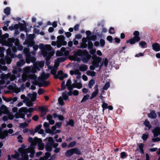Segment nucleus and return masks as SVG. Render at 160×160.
Segmentation results:
<instances>
[{
	"mask_svg": "<svg viewBox=\"0 0 160 160\" xmlns=\"http://www.w3.org/2000/svg\"><path fill=\"white\" fill-rule=\"evenodd\" d=\"M48 68L50 69H52L51 71V73L53 74H56V70L57 69H55V68H52L50 66H49Z\"/></svg>",
	"mask_w": 160,
	"mask_h": 160,
	"instance_id": "nucleus-24",
	"label": "nucleus"
},
{
	"mask_svg": "<svg viewBox=\"0 0 160 160\" xmlns=\"http://www.w3.org/2000/svg\"><path fill=\"white\" fill-rule=\"evenodd\" d=\"M68 125L72 127L74 126V122L72 120H70L68 123Z\"/></svg>",
	"mask_w": 160,
	"mask_h": 160,
	"instance_id": "nucleus-36",
	"label": "nucleus"
},
{
	"mask_svg": "<svg viewBox=\"0 0 160 160\" xmlns=\"http://www.w3.org/2000/svg\"><path fill=\"white\" fill-rule=\"evenodd\" d=\"M74 154L80 155L81 154V152L78 148H74L68 150L65 153L66 157H71Z\"/></svg>",
	"mask_w": 160,
	"mask_h": 160,
	"instance_id": "nucleus-1",
	"label": "nucleus"
},
{
	"mask_svg": "<svg viewBox=\"0 0 160 160\" xmlns=\"http://www.w3.org/2000/svg\"><path fill=\"white\" fill-rule=\"evenodd\" d=\"M38 119V115H36L32 118V119L34 121H37Z\"/></svg>",
	"mask_w": 160,
	"mask_h": 160,
	"instance_id": "nucleus-51",
	"label": "nucleus"
},
{
	"mask_svg": "<svg viewBox=\"0 0 160 160\" xmlns=\"http://www.w3.org/2000/svg\"><path fill=\"white\" fill-rule=\"evenodd\" d=\"M95 81L94 80L92 79L88 83V86L89 88H91L92 87L95 83Z\"/></svg>",
	"mask_w": 160,
	"mask_h": 160,
	"instance_id": "nucleus-21",
	"label": "nucleus"
},
{
	"mask_svg": "<svg viewBox=\"0 0 160 160\" xmlns=\"http://www.w3.org/2000/svg\"><path fill=\"white\" fill-rule=\"evenodd\" d=\"M42 125H39L37 126L35 128V132H38L39 133L42 134L44 132V130L41 128Z\"/></svg>",
	"mask_w": 160,
	"mask_h": 160,
	"instance_id": "nucleus-6",
	"label": "nucleus"
},
{
	"mask_svg": "<svg viewBox=\"0 0 160 160\" xmlns=\"http://www.w3.org/2000/svg\"><path fill=\"white\" fill-rule=\"evenodd\" d=\"M74 83L72 85L71 84V81L70 79H68L67 81L66 85L68 87V88L69 90H71L73 88Z\"/></svg>",
	"mask_w": 160,
	"mask_h": 160,
	"instance_id": "nucleus-7",
	"label": "nucleus"
},
{
	"mask_svg": "<svg viewBox=\"0 0 160 160\" xmlns=\"http://www.w3.org/2000/svg\"><path fill=\"white\" fill-rule=\"evenodd\" d=\"M58 101L59 103L61 105H63L64 104V102L62 100V98L60 97L58 98Z\"/></svg>",
	"mask_w": 160,
	"mask_h": 160,
	"instance_id": "nucleus-26",
	"label": "nucleus"
},
{
	"mask_svg": "<svg viewBox=\"0 0 160 160\" xmlns=\"http://www.w3.org/2000/svg\"><path fill=\"white\" fill-rule=\"evenodd\" d=\"M4 12L6 14L9 15L10 13V8L8 7L6 8L4 10Z\"/></svg>",
	"mask_w": 160,
	"mask_h": 160,
	"instance_id": "nucleus-28",
	"label": "nucleus"
},
{
	"mask_svg": "<svg viewBox=\"0 0 160 160\" xmlns=\"http://www.w3.org/2000/svg\"><path fill=\"white\" fill-rule=\"evenodd\" d=\"M100 43L102 46H103L105 44V41L103 39H101L100 41Z\"/></svg>",
	"mask_w": 160,
	"mask_h": 160,
	"instance_id": "nucleus-49",
	"label": "nucleus"
},
{
	"mask_svg": "<svg viewBox=\"0 0 160 160\" xmlns=\"http://www.w3.org/2000/svg\"><path fill=\"white\" fill-rule=\"evenodd\" d=\"M98 85H96L95 87V91L92 93L91 97V99L95 97L98 94L99 92V90L98 89Z\"/></svg>",
	"mask_w": 160,
	"mask_h": 160,
	"instance_id": "nucleus-5",
	"label": "nucleus"
},
{
	"mask_svg": "<svg viewBox=\"0 0 160 160\" xmlns=\"http://www.w3.org/2000/svg\"><path fill=\"white\" fill-rule=\"evenodd\" d=\"M95 72L94 71H88L87 72V74L89 76L93 77L95 76Z\"/></svg>",
	"mask_w": 160,
	"mask_h": 160,
	"instance_id": "nucleus-25",
	"label": "nucleus"
},
{
	"mask_svg": "<svg viewBox=\"0 0 160 160\" xmlns=\"http://www.w3.org/2000/svg\"><path fill=\"white\" fill-rule=\"evenodd\" d=\"M79 68L80 71H84L87 70V67L86 65H83L80 66Z\"/></svg>",
	"mask_w": 160,
	"mask_h": 160,
	"instance_id": "nucleus-20",
	"label": "nucleus"
},
{
	"mask_svg": "<svg viewBox=\"0 0 160 160\" xmlns=\"http://www.w3.org/2000/svg\"><path fill=\"white\" fill-rule=\"evenodd\" d=\"M79 93L78 91V90H74L73 92V94L74 95H77Z\"/></svg>",
	"mask_w": 160,
	"mask_h": 160,
	"instance_id": "nucleus-54",
	"label": "nucleus"
},
{
	"mask_svg": "<svg viewBox=\"0 0 160 160\" xmlns=\"http://www.w3.org/2000/svg\"><path fill=\"white\" fill-rule=\"evenodd\" d=\"M50 155V154L49 152H47L46 153V156L45 157L46 159H47L48 158Z\"/></svg>",
	"mask_w": 160,
	"mask_h": 160,
	"instance_id": "nucleus-58",
	"label": "nucleus"
},
{
	"mask_svg": "<svg viewBox=\"0 0 160 160\" xmlns=\"http://www.w3.org/2000/svg\"><path fill=\"white\" fill-rule=\"evenodd\" d=\"M59 65V61H56L55 62V63L54 64V68H55V69H57L58 67V66Z\"/></svg>",
	"mask_w": 160,
	"mask_h": 160,
	"instance_id": "nucleus-44",
	"label": "nucleus"
},
{
	"mask_svg": "<svg viewBox=\"0 0 160 160\" xmlns=\"http://www.w3.org/2000/svg\"><path fill=\"white\" fill-rule=\"evenodd\" d=\"M82 87V85L81 82L74 84L73 88H76L78 89L81 88Z\"/></svg>",
	"mask_w": 160,
	"mask_h": 160,
	"instance_id": "nucleus-16",
	"label": "nucleus"
},
{
	"mask_svg": "<svg viewBox=\"0 0 160 160\" xmlns=\"http://www.w3.org/2000/svg\"><path fill=\"white\" fill-rule=\"evenodd\" d=\"M52 45L54 46L56 45L58 48H60L61 46V45H59V44L58 43H57V42H52Z\"/></svg>",
	"mask_w": 160,
	"mask_h": 160,
	"instance_id": "nucleus-35",
	"label": "nucleus"
},
{
	"mask_svg": "<svg viewBox=\"0 0 160 160\" xmlns=\"http://www.w3.org/2000/svg\"><path fill=\"white\" fill-rule=\"evenodd\" d=\"M52 118V116L51 115H48L47 116V120H48L50 121V120H51V118Z\"/></svg>",
	"mask_w": 160,
	"mask_h": 160,
	"instance_id": "nucleus-60",
	"label": "nucleus"
},
{
	"mask_svg": "<svg viewBox=\"0 0 160 160\" xmlns=\"http://www.w3.org/2000/svg\"><path fill=\"white\" fill-rule=\"evenodd\" d=\"M37 94L36 92L33 93L32 94H30L29 97L31 98V100L33 102L35 101L36 99Z\"/></svg>",
	"mask_w": 160,
	"mask_h": 160,
	"instance_id": "nucleus-10",
	"label": "nucleus"
},
{
	"mask_svg": "<svg viewBox=\"0 0 160 160\" xmlns=\"http://www.w3.org/2000/svg\"><path fill=\"white\" fill-rule=\"evenodd\" d=\"M39 109L40 112L44 114L48 111V108L46 107H40L39 108Z\"/></svg>",
	"mask_w": 160,
	"mask_h": 160,
	"instance_id": "nucleus-12",
	"label": "nucleus"
},
{
	"mask_svg": "<svg viewBox=\"0 0 160 160\" xmlns=\"http://www.w3.org/2000/svg\"><path fill=\"white\" fill-rule=\"evenodd\" d=\"M136 42H137L136 40H135L133 38H132L126 41V43H129L131 44H132L135 43Z\"/></svg>",
	"mask_w": 160,
	"mask_h": 160,
	"instance_id": "nucleus-14",
	"label": "nucleus"
},
{
	"mask_svg": "<svg viewBox=\"0 0 160 160\" xmlns=\"http://www.w3.org/2000/svg\"><path fill=\"white\" fill-rule=\"evenodd\" d=\"M110 87V83L108 82H107L104 86L103 89L104 90H107Z\"/></svg>",
	"mask_w": 160,
	"mask_h": 160,
	"instance_id": "nucleus-31",
	"label": "nucleus"
},
{
	"mask_svg": "<svg viewBox=\"0 0 160 160\" xmlns=\"http://www.w3.org/2000/svg\"><path fill=\"white\" fill-rule=\"evenodd\" d=\"M50 74L48 73V74H45L44 73H42V77L43 78L45 79H46L49 77Z\"/></svg>",
	"mask_w": 160,
	"mask_h": 160,
	"instance_id": "nucleus-30",
	"label": "nucleus"
},
{
	"mask_svg": "<svg viewBox=\"0 0 160 160\" xmlns=\"http://www.w3.org/2000/svg\"><path fill=\"white\" fill-rule=\"evenodd\" d=\"M90 58H91L90 55H88V56L87 57V60H86L85 58L83 60V62H87L89 59H90Z\"/></svg>",
	"mask_w": 160,
	"mask_h": 160,
	"instance_id": "nucleus-41",
	"label": "nucleus"
},
{
	"mask_svg": "<svg viewBox=\"0 0 160 160\" xmlns=\"http://www.w3.org/2000/svg\"><path fill=\"white\" fill-rule=\"evenodd\" d=\"M58 74V78L61 80H63L64 78H66L68 77L67 75L66 74H63L62 71H59Z\"/></svg>",
	"mask_w": 160,
	"mask_h": 160,
	"instance_id": "nucleus-4",
	"label": "nucleus"
},
{
	"mask_svg": "<svg viewBox=\"0 0 160 160\" xmlns=\"http://www.w3.org/2000/svg\"><path fill=\"white\" fill-rule=\"evenodd\" d=\"M45 48L48 51H50L51 50L52 48L50 45H46Z\"/></svg>",
	"mask_w": 160,
	"mask_h": 160,
	"instance_id": "nucleus-45",
	"label": "nucleus"
},
{
	"mask_svg": "<svg viewBox=\"0 0 160 160\" xmlns=\"http://www.w3.org/2000/svg\"><path fill=\"white\" fill-rule=\"evenodd\" d=\"M76 142L75 141H73L70 142L68 146V148H72L74 147L76 144Z\"/></svg>",
	"mask_w": 160,
	"mask_h": 160,
	"instance_id": "nucleus-22",
	"label": "nucleus"
},
{
	"mask_svg": "<svg viewBox=\"0 0 160 160\" xmlns=\"http://www.w3.org/2000/svg\"><path fill=\"white\" fill-rule=\"evenodd\" d=\"M28 109L26 108H20L19 110V112H24L25 113L27 112Z\"/></svg>",
	"mask_w": 160,
	"mask_h": 160,
	"instance_id": "nucleus-18",
	"label": "nucleus"
},
{
	"mask_svg": "<svg viewBox=\"0 0 160 160\" xmlns=\"http://www.w3.org/2000/svg\"><path fill=\"white\" fill-rule=\"evenodd\" d=\"M32 105L33 103L30 101L27 102H26V105L28 107L31 106Z\"/></svg>",
	"mask_w": 160,
	"mask_h": 160,
	"instance_id": "nucleus-43",
	"label": "nucleus"
},
{
	"mask_svg": "<svg viewBox=\"0 0 160 160\" xmlns=\"http://www.w3.org/2000/svg\"><path fill=\"white\" fill-rule=\"evenodd\" d=\"M44 144L43 143H40L38 145L39 149L40 150H42L44 148Z\"/></svg>",
	"mask_w": 160,
	"mask_h": 160,
	"instance_id": "nucleus-39",
	"label": "nucleus"
},
{
	"mask_svg": "<svg viewBox=\"0 0 160 160\" xmlns=\"http://www.w3.org/2000/svg\"><path fill=\"white\" fill-rule=\"evenodd\" d=\"M57 43L59 45H65L67 44V42L64 41L65 38L63 36H60L57 37Z\"/></svg>",
	"mask_w": 160,
	"mask_h": 160,
	"instance_id": "nucleus-2",
	"label": "nucleus"
},
{
	"mask_svg": "<svg viewBox=\"0 0 160 160\" xmlns=\"http://www.w3.org/2000/svg\"><path fill=\"white\" fill-rule=\"evenodd\" d=\"M139 44L142 48H144V46L146 45V43L145 42H141L139 43Z\"/></svg>",
	"mask_w": 160,
	"mask_h": 160,
	"instance_id": "nucleus-38",
	"label": "nucleus"
},
{
	"mask_svg": "<svg viewBox=\"0 0 160 160\" xmlns=\"http://www.w3.org/2000/svg\"><path fill=\"white\" fill-rule=\"evenodd\" d=\"M44 92V91L42 89L40 88L39 89L38 93L39 94H41Z\"/></svg>",
	"mask_w": 160,
	"mask_h": 160,
	"instance_id": "nucleus-42",
	"label": "nucleus"
},
{
	"mask_svg": "<svg viewBox=\"0 0 160 160\" xmlns=\"http://www.w3.org/2000/svg\"><path fill=\"white\" fill-rule=\"evenodd\" d=\"M65 82H63L62 83L61 88H62V89H64V88H65Z\"/></svg>",
	"mask_w": 160,
	"mask_h": 160,
	"instance_id": "nucleus-56",
	"label": "nucleus"
},
{
	"mask_svg": "<svg viewBox=\"0 0 160 160\" xmlns=\"http://www.w3.org/2000/svg\"><path fill=\"white\" fill-rule=\"evenodd\" d=\"M82 92L84 93H87L88 92V90L86 88H83L82 90Z\"/></svg>",
	"mask_w": 160,
	"mask_h": 160,
	"instance_id": "nucleus-57",
	"label": "nucleus"
},
{
	"mask_svg": "<svg viewBox=\"0 0 160 160\" xmlns=\"http://www.w3.org/2000/svg\"><path fill=\"white\" fill-rule=\"evenodd\" d=\"M62 54V53L61 52L59 51H57L56 53V55L58 56H60Z\"/></svg>",
	"mask_w": 160,
	"mask_h": 160,
	"instance_id": "nucleus-55",
	"label": "nucleus"
},
{
	"mask_svg": "<svg viewBox=\"0 0 160 160\" xmlns=\"http://www.w3.org/2000/svg\"><path fill=\"white\" fill-rule=\"evenodd\" d=\"M89 95L87 94L86 95L84 96L81 102H84L87 100L89 98Z\"/></svg>",
	"mask_w": 160,
	"mask_h": 160,
	"instance_id": "nucleus-32",
	"label": "nucleus"
},
{
	"mask_svg": "<svg viewBox=\"0 0 160 160\" xmlns=\"http://www.w3.org/2000/svg\"><path fill=\"white\" fill-rule=\"evenodd\" d=\"M74 71V73L75 75H78L79 76H80L81 75V72H79L78 70H75Z\"/></svg>",
	"mask_w": 160,
	"mask_h": 160,
	"instance_id": "nucleus-40",
	"label": "nucleus"
},
{
	"mask_svg": "<svg viewBox=\"0 0 160 160\" xmlns=\"http://www.w3.org/2000/svg\"><path fill=\"white\" fill-rule=\"evenodd\" d=\"M121 156L122 158H123V157L126 156V154L125 152H123L121 153Z\"/></svg>",
	"mask_w": 160,
	"mask_h": 160,
	"instance_id": "nucleus-62",
	"label": "nucleus"
},
{
	"mask_svg": "<svg viewBox=\"0 0 160 160\" xmlns=\"http://www.w3.org/2000/svg\"><path fill=\"white\" fill-rule=\"evenodd\" d=\"M1 111L3 113H7L8 112V110L7 107L4 106L2 105L0 108Z\"/></svg>",
	"mask_w": 160,
	"mask_h": 160,
	"instance_id": "nucleus-11",
	"label": "nucleus"
},
{
	"mask_svg": "<svg viewBox=\"0 0 160 160\" xmlns=\"http://www.w3.org/2000/svg\"><path fill=\"white\" fill-rule=\"evenodd\" d=\"M148 133L143 134L142 136V138L144 141H146L148 138Z\"/></svg>",
	"mask_w": 160,
	"mask_h": 160,
	"instance_id": "nucleus-23",
	"label": "nucleus"
},
{
	"mask_svg": "<svg viewBox=\"0 0 160 160\" xmlns=\"http://www.w3.org/2000/svg\"><path fill=\"white\" fill-rule=\"evenodd\" d=\"M28 126V124L26 123H21L20 124V126L22 128H25Z\"/></svg>",
	"mask_w": 160,
	"mask_h": 160,
	"instance_id": "nucleus-37",
	"label": "nucleus"
},
{
	"mask_svg": "<svg viewBox=\"0 0 160 160\" xmlns=\"http://www.w3.org/2000/svg\"><path fill=\"white\" fill-rule=\"evenodd\" d=\"M134 37L133 38L137 42L139 41L140 40V38L139 37V32L138 31H135L133 33Z\"/></svg>",
	"mask_w": 160,
	"mask_h": 160,
	"instance_id": "nucleus-3",
	"label": "nucleus"
},
{
	"mask_svg": "<svg viewBox=\"0 0 160 160\" xmlns=\"http://www.w3.org/2000/svg\"><path fill=\"white\" fill-rule=\"evenodd\" d=\"M43 126L45 128H48L49 126V124L48 122H45L44 123Z\"/></svg>",
	"mask_w": 160,
	"mask_h": 160,
	"instance_id": "nucleus-59",
	"label": "nucleus"
},
{
	"mask_svg": "<svg viewBox=\"0 0 160 160\" xmlns=\"http://www.w3.org/2000/svg\"><path fill=\"white\" fill-rule=\"evenodd\" d=\"M108 40L111 42L112 40V37L110 36H108L107 38Z\"/></svg>",
	"mask_w": 160,
	"mask_h": 160,
	"instance_id": "nucleus-52",
	"label": "nucleus"
},
{
	"mask_svg": "<svg viewBox=\"0 0 160 160\" xmlns=\"http://www.w3.org/2000/svg\"><path fill=\"white\" fill-rule=\"evenodd\" d=\"M153 133L154 136L155 137L157 136L160 132V129L159 128H157L155 129L153 131Z\"/></svg>",
	"mask_w": 160,
	"mask_h": 160,
	"instance_id": "nucleus-13",
	"label": "nucleus"
},
{
	"mask_svg": "<svg viewBox=\"0 0 160 160\" xmlns=\"http://www.w3.org/2000/svg\"><path fill=\"white\" fill-rule=\"evenodd\" d=\"M152 47L153 49L156 51H158L160 50V46L157 43L153 44Z\"/></svg>",
	"mask_w": 160,
	"mask_h": 160,
	"instance_id": "nucleus-9",
	"label": "nucleus"
},
{
	"mask_svg": "<svg viewBox=\"0 0 160 160\" xmlns=\"http://www.w3.org/2000/svg\"><path fill=\"white\" fill-rule=\"evenodd\" d=\"M82 78L84 81H87L88 80V78L85 75H83L82 76Z\"/></svg>",
	"mask_w": 160,
	"mask_h": 160,
	"instance_id": "nucleus-61",
	"label": "nucleus"
},
{
	"mask_svg": "<svg viewBox=\"0 0 160 160\" xmlns=\"http://www.w3.org/2000/svg\"><path fill=\"white\" fill-rule=\"evenodd\" d=\"M22 80L25 82L26 80L27 79V76L25 74H23L22 77Z\"/></svg>",
	"mask_w": 160,
	"mask_h": 160,
	"instance_id": "nucleus-46",
	"label": "nucleus"
},
{
	"mask_svg": "<svg viewBox=\"0 0 160 160\" xmlns=\"http://www.w3.org/2000/svg\"><path fill=\"white\" fill-rule=\"evenodd\" d=\"M96 52V50L95 49H92L90 51V53L92 55L94 54Z\"/></svg>",
	"mask_w": 160,
	"mask_h": 160,
	"instance_id": "nucleus-48",
	"label": "nucleus"
},
{
	"mask_svg": "<svg viewBox=\"0 0 160 160\" xmlns=\"http://www.w3.org/2000/svg\"><path fill=\"white\" fill-rule=\"evenodd\" d=\"M53 116L55 118H58L60 120H62L64 119V117L62 116L59 115L57 114H54L53 115Z\"/></svg>",
	"mask_w": 160,
	"mask_h": 160,
	"instance_id": "nucleus-15",
	"label": "nucleus"
},
{
	"mask_svg": "<svg viewBox=\"0 0 160 160\" xmlns=\"http://www.w3.org/2000/svg\"><path fill=\"white\" fill-rule=\"evenodd\" d=\"M97 53L98 55L100 56H102V53L101 52V51H100V50H98L97 51Z\"/></svg>",
	"mask_w": 160,
	"mask_h": 160,
	"instance_id": "nucleus-63",
	"label": "nucleus"
},
{
	"mask_svg": "<svg viewBox=\"0 0 160 160\" xmlns=\"http://www.w3.org/2000/svg\"><path fill=\"white\" fill-rule=\"evenodd\" d=\"M8 135L7 132L5 131L0 135V138L3 139L4 138Z\"/></svg>",
	"mask_w": 160,
	"mask_h": 160,
	"instance_id": "nucleus-19",
	"label": "nucleus"
},
{
	"mask_svg": "<svg viewBox=\"0 0 160 160\" xmlns=\"http://www.w3.org/2000/svg\"><path fill=\"white\" fill-rule=\"evenodd\" d=\"M149 117L152 118H155L156 116V114L154 112H151L148 115Z\"/></svg>",
	"mask_w": 160,
	"mask_h": 160,
	"instance_id": "nucleus-17",
	"label": "nucleus"
},
{
	"mask_svg": "<svg viewBox=\"0 0 160 160\" xmlns=\"http://www.w3.org/2000/svg\"><path fill=\"white\" fill-rule=\"evenodd\" d=\"M144 124L145 125L146 127H147L148 129H150V128L151 125L149 123V121L146 120L144 122Z\"/></svg>",
	"mask_w": 160,
	"mask_h": 160,
	"instance_id": "nucleus-27",
	"label": "nucleus"
},
{
	"mask_svg": "<svg viewBox=\"0 0 160 160\" xmlns=\"http://www.w3.org/2000/svg\"><path fill=\"white\" fill-rule=\"evenodd\" d=\"M95 58H96L99 61H100L101 60V58L99 57H97L96 55L92 57V58L93 59H94Z\"/></svg>",
	"mask_w": 160,
	"mask_h": 160,
	"instance_id": "nucleus-47",
	"label": "nucleus"
},
{
	"mask_svg": "<svg viewBox=\"0 0 160 160\" xmlns=\"http://www.w3.org/2000/svg\"><path fill=\"white\" fill-rule=\"evenodd\" d=\"M109 33L110 34H114L115 32L114 28L113 27L110 28L109 30Z\"/></svg>",
	"mask_w": 160,
	"mask_h": 160,
	"instance_id": "nucleus-34",
	"label": "nucleus"
},
{
	"mask_svg": "<svg viewBox=\"0 0 160 160\" xmlns=\"http://www.w3.org/2000/svg\"><path fill=\"white\" fill-rule=\"evenodd\" d=\"M92 46H93L92 43L90 42H89V43L88 44V48L90 49L91 48H92Z\"/></svg>",
	"mask_w": 160,
	"mask_h": 160,
	"instance_id": "nucleus-64",
	"label": "nucleus"
},
{
	"mask_svg": "<svg viewBox=\"0 0 160 160\" xmlns=\"http://www.w3.org/2000/svg\"><path fill=\"white\" fill-rule=\"evenodd\" d=\"M62 97L64 100H67L68 98V96L67 93L65 92H63L62 94Z\"/></svg>",
	"mask_w": 160,
	"mask_h": 160,
	"instance_id": "nucleus-29",
	"label": "nucleus"
},
{
	"mask_svg": "<svg viewBox=\"0 0 160 160\" xmlns=\"http://www.w3.org/2000/svg\"><path fill=\"white\" fill-rule=\"evenodd\" d=\"M138 148L137 150H139L140 152L142 153H143L144 151L143 148L144 147V145L142 143H140L137 144Z\"/></svg>",
	"mask_w": 160,
	"mask_h": 160,
	"instance_id": "nucleus-8",
	"label": "nucleus"
},
{
	"mask_svg": "<svg viewBox=\"0 0 160 160\" xmlns=\"http://www.w3.org/2000/svg\"><path fill=\"white\" fill-rule=\"evenodd\" d=\"M108 104L106 103H105V102H103L102 105V107L103 108V111L105 109H106L108 108Z\"/></svg>",
	"mask_w": 160,
	"mask_h": 160,
	"instance_id": "nucleus-33",
	"label": "nucleus"
},
{
	"mask_svg": "<svg viewBox=\"0 0 160 160\" xmlns=\"http://www.w3.org/2000/svg\"><path fill=\"white\" fill-rule=\"evenodd\" d=\"M62 125V124L61 123H59L57 122L56 123L55 125L56 126V127L57 128H59Z\"/></svg>",
	"mask_w": 160,
	"mask_h": 160,
	"instance_id": "nucleus-53",
	"label": "nucleus"
},
{
	"mask_svg": "<svg viewBox=\"0 0 160 160\" xmlns=\"http://www.w3.org/2000/svg\"><path fill=\"white\" fill-rule=\"evenodd\" d=\"M29 78L32 79H35L37 77L35 75H30L28 76Z\"/></svg>",
	"mask_w": 160,
	"mask_h": 160,
	"instance_id": "nucleus-50",
	"label": "nucleus"
}]
</instances>
